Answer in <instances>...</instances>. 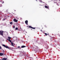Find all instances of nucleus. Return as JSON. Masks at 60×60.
<instances>
[{
  "label": "nucleus",
  "instance_id": "1",
  "mask_svg": "<svg viewBox=\"0 0 60 60\" xmlns=\"http://www.w3.org/2000/svg\"><path fill=\"white\" fill-rule=\"evenodd\" d=\"M2 46L4 47H5V48L7 49H8H8L9 48V47H8V46H6L5 45L3 44L2 45Z\"/></svg>",
  "mask_w": 60,
  "mask_h": 60
},
{
  "label": "nucleus",
  "instance_id": "2",
  "mask_svg": "<svg viewBox=\"0 0 60 60\" xmlns=\"http://www.w3.org/2000/svg\"><path fill=\"white\" fill-rule=\"evenodd\" d=\"M4 32V31H0V34L1 35H3V33Z\"/></svg>",
  "mask_w": 60,
  "mask_h": 60
},
{
  "label": "nucleus",
  "instance_id": "3",
  "mask_svg": "<svg viewBox=\"0 0 60 60\" xmlns=\"http://www.w3.org/2000/svg\"><path fill=\"white\" fill-rule=\"evenodd\" d=\"M13 20L14 22H17L18 21V20H16V19H14Z\"/></svg>",
  "mask_w": 60,
  "mask_h": 60
},
{
  "label": "nucleus",
  "instance_id": "4",
  "mask_svg": "<svg viewBox=\"0 0 60 60\" xmlns=\"http://www.w3.org/2000/svg\"><path fill=\"white\" fill-rule=\"evenodd\" d=\"M29 28H32V29H35V28L33 27H32L31 26H29Z\"/></svg>",
  "mask_w": 60,
  "mask_h": 60
},
{
  "label": "nucleus",
  "instance_id": "5",
  "mask_svg": "<svg viewBox=\"0 0 60 60\" xmlns=\"http://www.w3.org/2000/svg\"><path fill=\"white\" fill-rule=\"evenodd\" d=\"M25 23L26 25H28V21L26 20L25 21Z\"/></svg>",
  "mask_w": 60,
  "mask_h": 60
},
{
  "label": "nucleus",
  "instance_id": "6",
  "mask_svg": "<svg viewBox=\"0 0 60 60\" xmlns=\"http://www.w3.org/2000/svg\"><path fill=\"white\" fill-rule=\"evenodd\" d=\"M7 40L8 41H9L10 42H11V40L10 39H7Z\"/></svg>",
  "mask_w": 60,
  "mask_h": 60
},
{
  "label": "nucleus",
  "instance_id": "7",
  "mask_svg": "<svg viewBox=\"0 0 60 60\" xmlns=\"http://www.w3.org/2000/svg\"><path fill=\"white\" fill-rule=\"evenodd\" d=\"M11 43V46H14V45H13V43L12 42Z\"/></svg>",
  "mask_w": 60,
  "mask_h": 60
},
{
  "label": "nucleus",
  "instance_id": "8",
  "mask_svg": "<svg viewBox=\"0 0 60 60\" xmlns=\"http://www.w3.org/2000/svg\"><path fill=\"white\" fill-rule=\"evenodd\" d=\"M7 60V58H4L3 59H2V60Z\"/></svg>",
  "mask_w": 60,
  "mask_h": 60
},
{
  "label": "nucleus",
  "instance_id": "9",
  "mask_svg": "<svg viewBox=\"0 0 60 60\" xmlns=\"http://www.w3.org/2000/svg\"><path fill=\"white\" fill-rule=\"evenodd\" d=\"M4 55V54L2 53H0V56H3Z\"/></svg>",
  "mask_w": 60,
  "mask_h": 60
},
{
  "label": "nucleus",
  "instance_id": "10",
  "mask_svg": "<svg viewBox=\"0 0 60 60\" xmlns=\"http://www.w3.org/2000/svg\"><path fill=\"white\" fill-rule=\"evenodd\" d=\"M25 47H26V46H22L21 47V48H25Z\"/></svg>",
  "mask_w": 60,
  "mask_h": 60
},
{
  "label": "nucleus",
  "instance_id": "11",
  "mask_svg": "<svg viewBox=\"0 0 60 60\" xmlns=\"http://www.w3.org/2000/svg\"><path fill=\"white\" fill-rule=\"evenodd\" d=\"M38 47H37V48H36V49H35V50L37 51V49H38Z\"/></svg>",
  "mask_w": 60,
  "mask_h": 60
},
{
  "label": "nucleus",
  "instance_id": "12",
  "mask_svg": "<svg viewBox=\"0 0 60 60\" xmlns=\"http://www.w3.org/2000/svg\"><path fill=\"white\" fill-rule=\"evenodd\" d=\"M11 38L9 37H8V40H10L11 39Z\"/></svg>",
  "mask_w": 60,
  "mask_h": 60
},
{
  "label": "nucleus",
  "instance_id": "13",
  "mask_svg": "<svg viewBox=\"0 0 60 60\" xmlns=\"http://www.w3.org/2000/svg\"><path fill=\"white\" fill-rule=\"evenodd\" d=\"M45 7L46 8H48V6H45Z\"/></svg>",
  "mask_w": 60,
  "mask_h": 60
},
{
  "label": "nucleus",
  "instance_id": "14",
  "mask_svg": "<svg viewBox=\"0 0 60 60\" xmlns=\"http://www.w3.org/2000/svg\"><path fill=\"white\" fill-rule=\"evenodd\" d=\"M18 28H17V27L15 28V30H18Z\"/></svg>",
  "mask_w": 60,
  "mask_h": 60
},
{
  "label": "nucleus",
  "instance_id": "15",
  "mask_svg": "<svg viewBox=\"0 0 60 60\" xmlns=\"http://www.w3.org/2000/svg\"><path fill=\"white\" fill-rule=\"evenodd\" d=\"M18 48H19V49H20V47L19 46L18 47Z\"/></svg>",
  "mask_w": 60,
  "mask_h": 60
},
{
  "label": "nucleus",
  "instance_id": "16",
  "mask_svg": "<svg viewBox=\"0 0 60 60\" xmlns=\"http://www.w3.org/2000/svg\"><path fill=\"white\" fill-rule=\"evenodd\" d=\"M45 35H46V36L47 35V34L45 33Z\"/></svg>",
  "mask_w": 60,
  "mask_h": 60
},
{
  "label": "nucleus",
  "instance_id": "17",
  "mask_svg": "<svg viewBox=\"0 0 60 60\" xmlns=\"http://www.w3.org/2000/svg\"><path fill=\"white\" fill-rule=\"evenodd\" d=\"M5 20V19H3V21H4V20Z\"/></svg>",
  "mask_w": 60,
  "mask_h": 60
},
{
  "label": "nucleus",
  "instance_id": "18",
  "mask_svg": "<svg viewBox=\"0 0 60 60\" xmlns=\"http://www.w3.org/2000/svg\"><path fill=\"white\" fill-rule=\"evenodd\" d=\"M10 24H12V22H10Z\"/></svg>",
  "mask_w": 60,
  "mask_h": 60
},
{
  "label": "nucleus",
  "instance_id": "19",
  "mask_svg": "<svg viewBox=\"0 0 60 60\" xmlns=\"http://www.w3.org/2000/svg\"><path fill=\"white\" fill-rule=\"evenodd\" d=\"M2 49V47H1V46H0V49Z\"/></svg>",
  "mask_w": 60,
  "mask_h": 60
},
{
  "label": "nucleus",
  "instance_id": "20",
  "mask_svg": "<svg viewBox=\"0 0 60 60\" xmlns=\"http://www.w3.org/2000/svg\"><path fill=\"white\" fill-rule=\"evenodd\" d=\"M15 26H13V28H15Z\"/></svg>",
  "mask_w": 60,
  "mask_h": 60
},
{
  "label": "nucleus",
  "instance_id": "21",
  "mask_svg": "<svg viewBox=\"0 0 60 60\" xmlns=\"http://www.w3.org/2000/svg\"><path fill=\"white\" fill-rule=\"evenodd\" d=\"M40 2H41V3L42 1L41 0H40Z\"/></svg>",
  "mask_w": 60,
  "mask_h": 60
},
{
  "label": "nucleus",
  "instance_id": "22",
  "mask_svg": "<svg viewBox=\"0 0 60 60\" xmlns=\"http://www.w3.org/2000/svg\"><path fill=\"white\" fill-rule=\"evenodd\" d=\"M41 32H42V30H41Z\"/></svg>",
  "mask_w": 60,
  "mask_h": 60
},
{
  "label": "nucleus",
  "instance_id": "23",
  "mask_svg": "<svg viewBox=\"0 0 60 60\" xmlns=\"http://www.w3.org/2000/svg\"><path fill=\"white\" fill-rule=\"evenodd\" d=\"M36 0V1H37V0Z\"/></svg>",
  "mask_w": 60,
  "mask_h": 60
},
{
  "label": "nucleus",
  "instance_id": "24",
  "mask_svg": "<svg viewBox=\"0 0 60 60\" xmlns=\"http://www.w3.org/2000/svg\"><path fill=\"white\" fill-rule=\"evenodd\" d=\"M0 7H1V6H0Z\"/></svg>",
  "mask_w": 60,
  "mask_h": 60
},
{
  "label": "nucleus",
  "instance_id": "25",
  "mask_svg": "<svg viewBox=\"0 0 60 60\" xmlns=\"http://www.w3.org/2000/svg\"><path fill=\"white\" fill-rule=\"evenodd\" d=\"M24 31H25V30H24Z\"/></svg>",
  "mask_w": 60,
  "mask_h": 60
}]
</instances>
